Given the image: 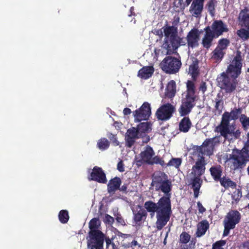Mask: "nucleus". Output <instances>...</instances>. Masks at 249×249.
Instances as JSON below:
<instances>
[{
  "label": "nucleus",
  "instance_id": "obj_1",
  "mask_svg": "<svg viewBox=\"0 0 249 249\" xmlns=\"http://www.w3.org/2000/svg\"><path fill=\"white\" fill-rule=\"evenodd\" d=\"M155 190L157 191L160 190L165 196L161 197L157 203L152 200L146 201L144 207L148 213H156V228L158 230H161L169 221L172 214L170 193L172 190L171 181L166 179L160 186H157Z\"/></svg>",
  "mask_w": 249,
  "mask_h": 249
},
{
  "label": "nucleus",
  "instance_id": "obj_2",
  "mask_svg": "<svg viewBox=\"0 0 249 249\" xmlns=\"http://www.w3.org/2000/svg\"><path fill=\"white\" fill-rule=\"evenodd\" d=\"M243 59L244 55L237 50L226 71L218 75L217 85L225 92L231 93L236 89L238 84L236 79L241 73Z\"/></svg>",
  "mask_w": 249,
  "mask_h": 249
},
{
  "label": "nucleus",
  "instance_id": "obj_3",
  "mask_svg": "<svg viewBox=\"0 0 249 249\" xmlns=\"http://www.w3.org/2000/svg\"><path fill=\"white\" fill-rule=\"evenodd\" d=\"M186 90L185 97L181 100V104L178 108L181 116L184 117L179 123V130L183 133L188 132L192 126V123L188 117H186L195 106L196 101V87L194 82L188 80L186 84Z\"/></svg>",
  "mask_w": 249,
  "mask_h": 249
},
{
  "label": "nucleus",
  "instance_id": "obj_4",
  "mask_svg": "<svg viewBox=\"0 0 249 249\" xmlns=\"http://www.w3.org/2000/svg\"><path fill=\"white\" fill-rule=\"evenodd\" d=\"M164 38L162 48L166 51V54H171L180 46L187 45L185 39L178 36L177 28L173 26L163 27Z\"/></svg>",
  "mask_w": 249,
  "mask_h": 249
},
{
  "label": "nucleus",
  "instance_id": "obj_5",
  "mask_svg": "<svg viewBox=\"0 0 249 249\" xmlns=\"http://www.w3.org/2000/svg\"><path fill=\"white\" fill-rule=\"evenodd\" d=\"M247 137V140L244 146L241 150L233 149L227 158V161L231 170H242L249 162V132Z\"/></svg>",
  "mask_w": 249,
  "mask_h": 249
},
{
  "label": "nucleus",
  "instance_id": "obj_6",
  "mask_svg": "<svg viewBox=\"0 0 249 249\" xmlns=\"http://www.w3.org/2000/svg\"><path fill=\"white\" fill-rule=\"evenodd\" d=\"M204 30L205 34L201 44L204 48L208 49L212 46L213 39L222 36L224 33L228 32L229 29L222 20H215L211 26L206 27Z\"/></svg>",
  "mask_w": 249,
  "mask_h": 249
},
{
  "label": "nucleus",
  "instance_id": "obj_7",
  "mask_svg": "<svg viewBox=\"0 0 249 249\" xmlns=\"http://www.w3.org/2000/svg\"><path fill=\"white\" fill-rule=\"evenodd\" d=\"M155 152L150 146L147 145L139 154V158H136V163L138 166L142 164L148 165L160 164L164 167L165 163L164 160L159 156H155Z\"/></svg>",
  "mask_w": 249,
  "mask_h": 249
},
{
  "label": "nucleus",
  "instance_id": "obj_8",
  "mask_svg": "<svg viewBox=\"0 0 249 249\" xmlns=\"http://www.w3.org/2000/svg\"><path fill=\"white\" fill-rule=\"evenodd\" d=\"M235 129V125H230V124L228 123V118L227 117L216 127V131L219 132L225 139L228 138L229 135L234 137L235 139L240 137L241 131L239 129L234 131Z\"/></svg>",
  "mask_w": 249,
  "mask_h": 249
},
{
  "label": "nucleus",
  "instance_id": "obj_9",
  "mask_svg": "<svg viewBox=\"0 0 249 249\" xmlns=\"http://www.w3.org/2000/svg\"><path fill=\"white\" fill-rule=\"evenodd\" d=\"M160 66L166 73L175 74L179 71L181 62L179 59L175 57L168 56L163 59Z\"/></svg>",
  "mask_w": 249,
  "mask_h": 249
},
{
  "label": "nucleus",
  "instance_id": "obj_10",
  "mask_svg": "<svg viewBox=\"0 0 249 249\" xmlns=\"http://www.w3.org/2000/svg\"><path fill=\"white\" fill-rule=\"evenodd\" d=\"M87 240L88 249H103L105 234L101 231H89Z\"/></svg>",
  "mask_w": 249,
  "mask_h": 249
},
{
  "label": "nucleus",
  "instance_id": "obj_11",
  "mask_svg": "<svg viewBox=\"0 0 249 249\" xmlns=\"http://www.w3.org/2000/svg\"><path fill=\"white\" fill-rule=\"evenodd\" d=\"M176 112L175 107L171 103L162 105L156 111L155 115L158 120L166 121L169 120Z\"/></svg>",
  "mask_w": 249,
  "mask_h": 249
},
{
  "label": "nucleus",
  "instance_id": "obj_12",
  "mask_svg": "<svg viewBox=\"0 0 249 249\" xmlns=\"http://www.w3.org/2000/svg\"><path fill=\"white\" fill-rule=\"evenodd\" d=\"M214 149L213 138L206 139L200 146H196L194 149L197 152V157L207 155L210 156L213 154Z\"/></svg>",
  "mask_w": 249,
  "mask_h": 249
},
{
  "label": "nucleus",
  "instance_id": "obj_13",
  "mask_svg": "<svg viewBox=\"0 0 249 249\" xmlns=\"http://www.w3.org/2000/svg\"><path fill=\"white\" fill-rule=\"evenodd\" d=\"M151 114L150 105L148 102H144L138 109L133 112V115L136 122L147 120Z\"/></svg>",
  "mask_w": 249,
  "mask_h": 249
},
{
  "label": "nucleus",
  "instance_id": "obj_14",
  "mask_svg": "<svg viewBox=\"0 0 249 249\" xmlns=\"http://www.w3.org/2000/svg\"><path fill=\"white\" fill-rule=\"evenodd\" d=\"M207 164L204 156H201L198 159L192 168V174L196 177L201 178L205 171Z\"/></svg>",
  "mask_w": 249,
  "mask_h": 249
},
{
  "label": "nucleus",
  "instance_id": "obj_15",
  "mask_svg": "<svg viewBox=\"0 0 249 249\" xmlns=\"http://www.w3.org/2000/svg\"><path fill=\"white\" fill-rule=\"evenodd\" d=\"M200 38V33L196 28H193L187 34L186 40L188 48H194L199 45L198 41Z\"/></svg>",
  "mask_w": 249,
  "mask_h": 249
},
{
  "label": "nucleus",
  "instance_id": "obj_16",
  "mask_svg": "<svg viewBox=\"0 0 249 249\" xmlns=\"http://www.w3.org/2000/svg\"><path fill=\"white\" fill-rule=\"evenodd\" d=\"M89 180H93L100 183H106L107 179L106 176L102 168L95 166L92 170L90 177H89Z\"/></svg>",
  "mask_w": 249,
  "mask_h": 249
},
{
  "label": "nucleus",
  "instance_id": "obj_17",
  "mask_svg": "<svg viewBox=\"0 0 249 249\" xmlns=\"http://www.w3.org/2000/svg\"><path fill=\"white\" fill-rule=\"evenodd\" d=\"M241 215L237 210H231L225 216L223 223L235 228L236 224L239 223Z\"/></svg>",
  "mask_w": 249,
  "mask_h": 249
},
{
  "label": "nucleus",
  "instance_id": "obj_18",
  "mask_svg": "<svg viewBox=\"0 0 249 249\" xmlns=\"http://www.w3.org/2000/svg\"><path fill=\"white\" fill-rule=\"evenodd\" d=\"M140 138H141V136L136 127H132L127 129L125 138L126 146L129 148L131 147L134 145L136 139Z\"/></svg>",
  "mask_w": 249,
  "mask_h": 249
},
{
  "label": "nucleus",
  "instance_id": "obj_19",
  "mask_svg": "<svg viewBox=\"0 0 249 249\" xmlns=\"http://www.w3.org/2000/svg\"><path fill=\"white\" fill-rule=\"evenodd\" d=\"M140 208L139 210H132L133 217V223L138 226H141L147 218V212L145 210L142 208L141 206H138Z\"/></svg>",
  "mask_w": 249,
  "mask_h": 249
},
{
  "label": "nucleus",
  "instance_id": "obj_20",
  "mask_svg": "<svg viewBox=\"0 0 249 249\" xmlns=\"http://www.w3.org/2000/svg\"><path fill=\"white\" fill-rule=\"evenodd\" d=\"M242 111L243 109L241 107H238V108L234 107L230 112L226 111L223 114L221 122H222L224 119H226V117L228 118L229 124H230L231 120L236 121L239 119L241 115L243 114H242Z\"/></svg>",
  "mask_w": 249,
  "mask_h": 249
},
{
  "label": "nucleus",
  "instance_id": "obj_21",
  "mask_svg": "<svg viewBox=\"0 0 249 249\" xmlns=\"http://www.w3.org/2000/svg\"><path fill=\"white\" fill-rule=\"evenodd\" d=\"M238 18L241 26L249 29V9L245 7L242 10L239 14Z\"/></svg>",
  "mask_w": 249,
  "mask_h": 249
},
{
  "label": "nucleus",
  "instance_id": "obj_22",
  "mask_svg": "<svg viewBox=\"0 0 249 249\" xmlns=\"http://www.w3.org/2000/svg\"><path fill=\"white\" fill-rule=\"evenodd\" d=\"M203 7L204 4L193 0L189 8V11L193 16L198 18L201 16Z\"/></svg>",
  "mask_w": 249,
  "mask_h": 249
},
{
  "label": "nucleus",
  "instance_id": "obj_23",
  "mask_svg": "<svg viewBox=\"0 0 249 249\" xmlns=\"http://www.w3.org/2000/svg\"><path fill=\"white\" fill-rule=\"evenodd\" d=\"M122 181L119 177H116L109 180L107 184V191L109 194H114L120 189Z\"/></svg>",
  "mask_w": 249,
  "mask_h": 249
},
{
  "label": "nucleus",
  "instance_id": "obj_24",
  "mask_svg": "<svg viewBox=\"0 0 249 249\" xmlns=\"http://www.w3.org/2000/svg\"><path fill=\"white\" fill-rule=\"evenodd\" d=\"M209 227V223L207 220H203L199 222L197 225L196 236L200 237L205 235Z\"/></svg>",
  "mask_w": 249,
  "mask_h": 249
},
{
  "label": "nucleus",
  "instance_id": "obj_25",
  "mask_svg": "<svg viewBox=\"0 0 249 249\" xmlns=\"http://www.w3.org/2000/svg\"><path fill=\"white\" fill-rule=\"evenodd\" d=\"M154 72L153 66H144L138 71V76L143 79H147L151 77Z\"/></svg>",
  "mask_w": 249,
  "mask_h": 249
},
{
  "label": "nucleus",
  "instance_id": "obj_26",
  "mask_svg": "<svg viewBox=\"0 0 249 249\" xmlns=\"http://www.w3.org/2000/svg\"><path fill=\"white\" fill-rule=\"evenodd\" d=\"M203 181L201 178L194 177L191 179V188L194 191V196L195 198L198 196L200 189L202 184Z\"/></svg>",
  "mask_w": 249,
  "mask_h": 249
},
{
  "label": "nucleus",
  "instance_id": "obj_27",
  "mask_svg": "<svg viewBox=\"0 0 249 249\" xmlns=\"http://www.w3.org/2000/svg\"><path fill=\"white\" fill-rule=\"evenodd\" d=\"M167 178L168 177L165 173L164 172H159L155 176H153L151 186H155V188H157V186H160L166 179H167Z\"/></svg>",
  "mask_w": 249,
  "mask_h": 249
},
{
  "label": "nucleus",
  "instance_id": "obj_28",
  "mask_svg": "<svg viewBox=\"0 0 249 249\" xmlns=\"http://www.w3.org/2000/svg\"><path fill=\"white\" fill-rule=\"evenodd\" d=\"M210 172L213 179L218 181L221 178L223 168L220 165L213 166L210 168Z\"/></svg>",
  "mask_w": 249,
  "mask_h": 249
},
{
  "label": "nucleus",
  "instance_id": "obj_29",
  "mask_svg": "<svg viewBox=\"0 0 249 249\" xmlns=\"http://www.w3.org/2000/svg\"><path fill=\"white\" fill-rule=\"evenodd\" d=\"M152 124L149 122L140 123L136 127L141 137H142L147 133L150 132Z\"/></svg>",
  "mask_w": 249,
  "mask_h": 249
},
{
  "label": "nucleus",
  "instance_id": "obj_30",
  "mask_svg": "<svg viewBox=\"0 0 249 249\" xmlns=\"http://www.w3.org/2000/svg\"><path fill=\"white\" fill-rule=\"evenodd\" d=\"M189 71L193 79V80L191 81L194 82L195 84V81H196L199 74L198 61L197 59L194 61L192 64L189 66Z\"/></svg>",
  "mask_w": 249,
  "mask_h": 249
},
{
  "label": "nucleus",
  "instance_id": "obj_31",
  "mask_svg": "<svg viewBox=\"0 0 249 249\" xmlns=\"http://www.w3.org/2000/svg\"><path fill=\"white\" fill-rule=\"evenodd\" d=\"M176 93V84L174 80L170 81L165 89V95L167 97L172 98L175 96Z\"/></svg>",
  "mask_w": 249,
  "mask_h": 249
},
{
  "label": "nucleus",
  "instance_id": "obj_32",
  "mask_svg": "<svg viewBox=\"0 0 249 249\" xmlns=\"http://www.w3.org/2000/svg\"><path fill=\"white\" fill-rule=\"evenodd\" d=\"M218 181H220L221 185L225 189H228L229 187L235 188L236 187V184L235 182L232 181L230 178H226V177L221 178Z\"/></svg>",
  "mask_w": 249,
  "mask_h": 249
},
{
  "label": "nucleus",
  "instance_id": "obj_33",
  "mask_svg": "<svg viewBox=\"0 0 249 249\" xmlns=\"http://www.w3.org/2000/svg\"><path fill=\"white\" fill-rule=\"evenodd\" d=\"M101 226V222L98 218H93L91 219L89 223V227L90 231H100L99 230Z\"/></svg>",
  "mask_w": 249,
  "mask_h": 249
},
{
  "label": "nucleus",
  "instance_id": "obj_34",
  "mask_svg": "<svg viewBox=\"0 0 249 249\" xmlns=\"http://www.w3.org/2000/svg\"><path fill=\"white\" fill-rule=\"evenodd\" d=\"M182 159L179 158H172L167 163H165L164 167L167 166H173L177 169H178L181 164Z\"/></svg>",
  "mask_w": 249,
  "mask_h": 249
},
{
  "label": "nucleus",
  "instance_id": "obj_35",
  "mask_svg": "<svg viewBox=\"0 0 249 249\" xmlns=\"http://www.w3.org/2000/svg\"><path fill=\"white\" fill-rule=\"evenodd\" d=\"M110 145V143L107 139L102 138L99 139L97 142V147L101 150L104 151L107 149Z\"/></svg>",
  "mask_w": 249,
  "mask_h": 249
},
{
  "label": "nucleus",
  "instance_id": "obj_36",
  "mask_svg": "<svg viewBox=\"0 0 249 249\" xmlns=\"http://www.w3.org/2000/svg\"><path fill=\"white\" fill-rule=\"evenodd\" d=\"M58 218L61 223H67L69 219L68 211L65 210H61L58 214Z\"/></svg>",
  "mask_w": 249,
  "mask_h": 249
},
{
  "label": "nucleus",
  "instance_id": "obj_37",
  "mask_svg": "<svg viewBox=\"0 0 249 249\" xmlns=\"http://www.w3.org/2000/svg\"><path fill=\"white\" fill-rule=\"evenodd\" d=\"M237 36L243 40L245 41L249 39V29L241 28L237 31Z\"/></svg>",
  "mask_w": 249,
  "mask_h": 249
},
{
  "label": "nucleus",
  "instance_id": "obj_38",
  "mask_svg": "<svg viewBox=\"0 0 249 249\" xmlns=\"http://www.w3.org/2000/svg\"><path fill=\"white\" fill-rule=\"evenodd\" d=\"M230 44L229 39L226 38H223L218 40L217 48L221 50H226Z\"/></svg>",
  "mask_w": 249,
  "mask_h": 249
},
{
  "label": "nucleus",
  "instance_id": "obj_39",
  "mask_svg": "<svg viewBox=\"0 0 249 249\" xmlns=\"http://www.w3.org/2000/svg\"><path fill=\"white\" fill-rule=\"evenodd\" d=\"M239 119L243 129L247 130L249 127V117H248L245 114H243L240 115Z\"/></svg>",
  "mask_w": 249,
  "mask_h": 249
},
{
  "label": "nucleus",
  "instance_id": "obj_40",
  "mask_svg": "<svg viewBox=\"0 0 249 249\" xmlns=\"http://www.w3.org/2000/svg\"><path fill=\"white\" fill-rule=\"evenodd\" d=\"M212 53V58L216 60H221L223 58L225 53L223 50L217 47L213 51Z\"/></svg>",
  "mask_w": 249,
  "mask_h": 249
},
{
  "label": "nucleus",
  "instance_id": "obj_41",
  "mask_svg": "<svg viewBox=\"0 0 249 249\" xmlns=\"http://www.w3.org/2000/svg\"><path fill=\"white\" fill-rule=\"evenodd\" d=\"M214 0H209L206 4V8L207 9L209 14L213 16L215 14V3Z\"/></svg>",
  "mask_w": 249,
  "mask_h": 249
},
{
  "label": "nucleus",
  "instance_id": "obj_42",
  "mask_svg": "<svg viewBox=\"0 0 249 249\" xmlns=\"http://www.w3.org/2000/svg\"><path fill=\"white\" fill-rule=\"evenodd\" d=\"M190 235L187 232L183 231L180 235V243L182 244H187L190 241Z\"/></svg>",
  "mask_w": 249,
  "mask_h": 249
},
{
  "label": "nucleus",
  "instance_id": "obj_43",
  "mask_svg": "<svg viewBox=\"0 0 249 249\" xmlns=\"http://www.w3.org/2000/svg\"><path fill=\"white\" fill-rule=\"evenodd\" d=\"M224 226V230L223 233V236H227L229 235L231 230L235 228L231 226L228 224L223 223Z\"/></svg>",
  "mask_w": 249,
  "mask_h": 249
},
{
  "label": "nucleus",
  "instance_id": "obj_44",
  "mask_svg": "<svg viewBox=\"0 0 249 249\" xmlns=\"http://www.w3.org/2000/svg\"><path fill=\"white\" fill-rule=\"evenodd\" d=\"M107 137L114 145L117 146L119 144V142L117 140L116 136L115 135H114L112 133H109L108 134Z\"/></svg>",
  "mask_w": 249,
  "mask_h": 249
},
{
  "label": "nucleus",
  "instance_id": "obj_45",
  "mask_svg": "<svg viewBox=\"0 0 249 249\" xmlns=\"http://www.w3.org/2000/svg\"><path fill=\"white\" fill-rule=\"evenodd\" d=\"M226 244V241L224 240H220L216 242L213 245L212 249H223L221 247L224 246Z\"/></svg>",
  "mask_w": 249,
  "mask_h": 249
},
{
  "label": "nucleus",
  "instance_id": "obj_46",
  "mask_svg": "<svg viewBox=\"0 0 249 249\" xmlns=\"http://www.w3.org/2000/svg\"><path fill=\"white\" fill-rule=\"evenodd\" d=\"M223 107V102L222 100L216 99V103L214 106L215 109L221 112Z\"/></svg>",
  "mask_w": 249,
  "mask_h": 249
},
{
  "label": "nucleus",
  "instance_id": "obj_47",
  "mask_svg": "<svg viewBox=\"0 0 249 249\" xmlns=\"http://www.w3.org/2000/svg\"><path fill=\"white\" fill-rule=\"evenodd\" d=\"M104 221L106 224L112 225L114 222V218L110 215L106 214Z\"/></svg>",
  "mask_w": 249,
  "mask_h": 249
},
{
  "label": "nucleus",
  "instance_id": "obj_48",
  "mask_svg": "<svg viewBox=\"0 0 249 249\" xmlns=\"http://www.w3.org/2000/svg\"><path fill=\"white\" fill-rule=\"evenodd\" d=\"M128 186V183H124L121 187L120 186V189H119L118 190L122 192L123 194H127L128 192L127 190Z\"/></svg>",
  "mask_w": 249,
  "mask_h": 249
},
{
  "label": "nucleus",
  "instance_id": "obj_49",
  "mask_svg": "<svg viewBox=\"0 0 249 249\" xmlns=\"http://www.w3.org/2000/svg\"><path fill=\"white\" fill-rule=\"evenodd\" d=\"M123 161L121 160L117 164V169L120 172H123L124 171V167Z\"/></svg>",
  "mask_w": 249,
  "mask_h": 249
},
{
  "label": "nucleus",
  "instance_id": "obj_50",
  "mask_svg": "<svg viewBox=\"0 0 249 249\" xmlns=\"http://www.w3.org/2000/svg\"><path fill=\"white\" fill-rule=\"evenodd\" d=\"M199 89L203 93H204L207 90L206 83L205 82H202L200 85Z\"/></svg>",
  "mask_w": 249,
  "mask_h": 249
},
{
  "label": "nucleus",
  "instance_id": "obj_51",
  "mask_svg": "<svg viewBox=\"0 0 249 249\" xmlns=\"http://www.w3.org/2000/svg\"><path fill=\"white\" fill-rule=\"evenodd\" d=\"M197 205L199 213H203L206 211V209L202 206L200 202H197Z\"/></svg>",
  "mask_w": 249,
  "mask_h": 249
},
{
  "label": "nucleus",
  "instance_id": "obj_52",
  "mask_svg": "<svg viewBox=\"0 0 249 249\" xmlns=\"http://www.w3.org/2000/svg\"><path fill=\"white\" fill-rule=\"evenodd\" d=\"M116 220L118 223H120L122 225H125L124 220L123 217L120 214H119L117 216V217H116Z\"/></svg>",
  "mask_w": 249,
  "mask_h": 249
},
{
  "label": "nucleus",
  "instance_id": "obj_53",
  "mask_svg": "<svg viewBox=\"0 0 249 249\" xmlns=\"http://www.w3.org/2000/svg\"><path fill=\"white\" fill-rule=\"evenodd\" d=\"M239 249H249V242H243L239 247Z\"/></svg>",
  "mask_w": 249,
  "mask_h": 249
},
{
  "label": "nucleus",
  "instance_id": "obj_54",
  "mask_svg": "<svg viewBox=\"0 0 249 249\" xmlns=\"http://www.w3.org/2000/svg\"><path fill=\"white\" fill-rule=\"evenodd\" d=\"M105 240L106 242L107 248H108L110 244H111L113 247L115 246L114 243L112 242L111 240L109 237H105Z\"/></svg>",
  "mask_w": 249,
  "mask_h": 249
},
{
  "label": "nucleus",
  "instance_id": "obj_55",
  "mask_svg": "<svg viewBox=\"0 0 249 249\" xmlns=\"http://www.w3.org/2000/svg\"><path fill=\"white\" fill-rule=\"evenodd\" d=\"M123 113L124 115H128L131 113V110L130 108L125 107L123 110Z\"/></svg>",
  "mask_w": 249,
  "mask_h": 249
},
{
  "label": "nucleus",
  "instance_id": "obj_56",
  "mask_svg": "<svg viewBox=\"0 0 249 249\" xmlns=\"http://www.w3.org/2000/svg\"><path fill=\"white\" fill-rule=\"evenodd\" d=\"M237 197L235 198V194L234 195V198H235V200H238L241 198V197L242 196V193L240 191L238 190L237 191Z\"/></svg>",
  "mask_w": 249,
  "mask_h": 249
},
{
  "label": "nucleus",
  "instance_id": "obj_57",
  "mask_svg": "<svg viewBox=\"0 0 249 249\" xmlns=\"http://www.w3.org/2000/svg\"><path fill=\"white\" fill-rule=\"evenodd\" d=\"M163 32L161 30H157L156 31V35L159 36L160 37L163 36Z\"/></svg>",
  "mask_w": 249,
  "mask_h": 249
},
{
  "label": "nucleus",
  "instance_id": "obj_58",
  "mask_svg": "<svg viewBox=\"0 0 249 249\" xmlns=\"http://www.w3.org/2000/svg\"><path fill=\"white\" fill-rule=\"evenodd\" d=\"M130 11L131 13H130V14L128 15L129 16H131L132 15H135L134 12V7H131L130 8Z\"/></svg>",
  "mask_w": 249,
  "mask_h": 249
},
{
  "label": "nucleus",
  "instance_id": "obj_59",
  "mask_svg": "<svg viewBox=\"0 0 249 249\" xmlns=\"http://www.w3.org/2000/svg\"><path fill=\"white\" fill-rule=\"evenodd\" d=\"M193 1V0H185V5L188 6L190 5L191 2Z\"/></svg>",
  "mask_w": 249,
  "mask_h": 249
},
{
  "label": "nucleus",
  "instance_id": "obj_60",
  "mask_svg": "<svg viewBox=\"0 0 249 249\" xmlns=\"http://www.w3.org/2000/svg\"><path fill=\"white\" fill-rule=\"evenodd\" d=\"M205 0H193V1L204 4Z\"/></svg>",
  "mask_w": 249,
  "mask_h": 249
},
{
  "label": "nucleus",
  "instance_id": "obj_61",
  "mask_svg": "<svg viewBox=\"0 0 249 249\" xmlns=\"http://www.w3.org/2000/svg\"><path fill=\"white\" fill-rule=\"evenodd\" d=\"M132 244L134 246H136L138 244V243H137V241H136V240H133L132 242Z\"/></svg>",
  "mask_w": 249,
  "mask_h": 249
},
{
  "label": "nucleus",
  "instance_id": "obj_62",
  "mask_svg": "<svg viewBox=\"0 0 249 249\" xmlns=\"http://www.w3.org/2000/svg\"><path fill=\"white\" fill-rule=\"evenodd\" d=\"M167 236H168V233H167L166 235L165 236V239L164 240V241H163V244L164 245H166V238H167Z\"/></svg>",
  "mask_w": 249,
  "mask_h": 249
},
{
  "label": "nucleus",
  "instance_id": "obj_63",
  "mask_svg": "<svg viewBox=\"0 0 249 249\" xmlns=\"http://www.w3.org/2000/svg\"><path fill=\"white\" fill-rule=\"evenodd\" d=\"M247 172L248 175L249 176V164L247 168Z\"/></svg>",
  "mask_w": 249,
  "mask_h": 249
},
{
  "label": "nucleus",
  "instance_id": "obj_64",
  "mask_svg": "<svg viewBox=\"0 0 249 249\" xmlns=\"http://www.w3.org/2000/svg\"><path fill=\"white\" fill-rule=\"evenodd\" d=\"M247 207L249 209V203L248 204V206H247Z\"/></svg>",
  "mask_w": 249,
  "mask_h": 249
}]
</instances>
